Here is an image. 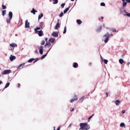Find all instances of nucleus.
<instances>
[{"mask_svg": "<svg viewBox=\"0 0 130 130\" xmlns=\"http://www.w3.org/2000/svg\"><path fill=\"white\" fill-rule=\"evenodd\" d=\"M80 126L85 130L90 129V126L88 124V123H81Z\"/></svg>", "mask_w": 130, "mask_h": 130, "instance_id": "obj_1", "label": "nucleus"}, {"mask_svg": "<svg viewBox=\"0 0 130 130\" xmlns=\"http://www.w3.org/2000/svg\"><path fill=\"white\" fill-rule=\"evenodd\" d=\"M9 18L7 19V22L8 23H11V20L13 18V12L11 11L9 12Z\"/></svg>", "mask_w": 130, "mask_h": 130, "instance_id": "obj_2", "label": "nucleus"}, {"mask_svg": "<svg viewBox=\"0 0 130 130\" xmlns=\"http://www.w3.org/2000/svg\"><path fill=\"white\" fill-rule=\"evenodd\" d=\"M104 37L105 38L104 42L105 43H107V42H108V40H109V33L107 32L106 35L104 36Z\"/></svg>", "mask_w": 130, "mask_h": 130, "instance_id": "obj_3", "label": "nucleus"}, {"mask_svg": "<svg viewBox=\"0 0 130 130\" xmlns=\"http://www.w3.org/2000/svg\"><path fill=\"white\" fill-rule=\"evenodd\" d=\"M10 73L11 70H4L3 72H2V75H8L10 74Z\"/></svg>", "mask_w": 130, "mask_h": 130, "instance_id": "obj_4", "label": "nucleus"}, {"mask_svg": "<svg viewBox=\"0 0 130 130\" xmlns=\"http://www.w3.org/2000/svg\"><path fill=\"white\" fill-rule=\"evenodd\" d=\"M77 100H78V96H77V95L75 94L74 98L70 101V102L71 103H73V102L77 101Z\"/></svg>", "mask_w": 130, "mask_h": 130, "instance_id": "obj_5", "label": "nucleus"}, {"mask_svg": "<svg viewBox=\"0 0 130 130\" xmlns=\"http://www.w3.org/2000/svg\"><path fill=\"white\" fill-rule=\"evenodd\" d=\"M39 53L40 54H43V49L44 47L43 46H40V47L39 48Z\"/></svg>", "mask_w": 130, "mask_h": 130, "instance_id": "obj_6", "label": "nucleus"}, {"mask_svg": "<svg viewBox=\"0 0 130 130\" xmlns=\"http://www.w3.org/2000/svg\"><path fill=\"white\" fill-rule=\"evenodd\" d=\"M25 28H30V22H28V20H26L25 22Z\"/></svg>", "mask_w": 130, "mask_h": 130, "instance_id": "obj_7", "label": "nucleus"}, {"mask_svg": "<svg viewBox=\"0 0 130 130\" xmlns=\"http://www.w3.org/2000/svg\"><path fill=\"white\" fill-rule=\"evenodd\" d=\"M123 15L124 16H127V17H130V13H128L126 12V10H124L122 12Z\"/></svg>", "mask_w": 130, "mask_h": 130, "instance_id": "obj_8", "label": "nucleus"}, {"mask_svg": "<svg viewBox=\"0 0 130 130\" xmlns=\"http://www.w3.org/2000/svg\"><path fill=\"white\" fill-rule=\"evenodd\" d=\"M52 36H53V37H58V32L57 31H53L52 34Z\"/></svg>", "mask_w": 130, "mask_h": 130, "instance_id": "obj_9", "label": "nucleus"}, {"mask_svg": "<svg viewBox=\"0 0 130 130\" xmlns=\"http://www.w3.org/2000/svg\"><path fill=\"white\" fill-rule=\"evenodd\" d=\"M37 32L39 33L38 35L40 36V37H41V36H43V31L42 30L37 31Z\"/></svg>", "mask_w": 130, "mask_h": 130, "instance_id": "obj_10", "label": "nucleus"}, {"mask_svg": "<svg viewBox=\"0 0 130 130\" xmlns=\"http://www.w3.org/2000/svg\"><path fill=\"white\" fill-rule=\"evenodd\" d=\"M59 27H60V24H59V22H57L55 26V29L56 30H58V28H59Z\"/></svg>", "mask_w": 130, "mask_h": 130, "instance_id": "obj_11", "label": "nucleus"}, {"mask_svg": "<svg viewBox=\"0 0 130 130\" xmlns=\"http://www.w3.org/2000/svg\"><path fill=\"white\" fill-rule=\"evenodd\" d=\"M10 59L11 61H13V60H15V59H16V56H12L11 55V56L10 57Z\"/></svg>", "mask_w": 130, "mask_h": 130, "instance_id": "obj_12", "label": "nucleus"}, {"mask_svg": "<svg viewBox=\"0 0 130 130\" xmlns=\"http://www.w3.org/2000/svg\"><path fill=\"white\" fill-rule=\"evenodd\" d=\"M47 46V47H50V46H51V44L50 43H49V42H47L45 45V47L46 48V47Z\"/></svg>", "mask_w": 130, "mask_h": 130, "instance_id": "obj_13", "label": "nucleus"}, {"mask_svg": "<svg viewBox=\"0 0 130 130\" xmlns=\"http://www.w3.org/2000/svg\"><path fill=\"white\" fill-rule=\"evenodd\" d=\"M73 68H74L75 69H77V68H78V67H79V64H78V63L77 62H74L73 64Z\"/></svg>", "mask_w": 130, "mask_h": 130, "instance_id": "obj_14", "label": "nucleus"}, {"mask_svg": "<svg viewBox=\"0 0 130 130\" xmlns=\"http://www.w3.org/2000/svg\"><path fill=\"white\" fill-rule=\"evenodd\" d=\"M54 41H55V39L52 38L49 40V42H51V43H54Z\"/></svg>", "mask_w": 130, "mask_h": 130, "instance_id": "obj_15", "label": "nucleus"}, {"mask_svg": "<svg viewBox=\"0 0 130 130\" xmlns=\"http://www.w3.org/2000/svg\"><path fill=\"white\" fill-rule=\"evenodd\" d=\"M25 66V63H23L22 64H20L18 68H17V70H20V69H21V68H23V67H24Z\"/></svg>", "mask_w": 130, "mask_h": 130, "instance_id": "obj_16", "label": "nucleus"}, {"mask_svg": "<svg viewBox=\"0 0 130 130\" xmlns=\"http://www.w3.org/2000/svg\"><path fill=\"white\" fill-rule=\"evenodd\" d=\"M11 47H17V45L16 43H12L10 45Z\"/></svg>", "mask_w": 130, "mask_h": 130, "instance_id": "obj_17", "label": "nucleus"}, {"mask_svg": "<svg viewBox=\"0 0 130 130\" xmlns=\"http://www.w3.org/2000/svg\"><path fill=\"white\" fill-rule=\"evenodd\" d=\"M30 13L33 14V15H35L36 13H37V11L35 10L34 8H32V11H31Z\"/></svg>", "mask_w": 130, "mask_h": 130, "instance_id": "obj_18", "label": "nucleus"}, {"mask_svg": "<svg viewBox=\"0 0 130 130\" xmlns=\"http://www.w3.org/2000/svg\"><path fill=\"white\" fill-rule=\"evenodd\" d=\"M102 30V25H100L99 28L97 29V32H100Z\"/></svg>", "mask_w": 130, "mask_h": 130, "instance_id": "obj_19", "label": "nucleus"}, {"mask_svg": "<svg viewBox=\"0 0 130 130\" xmlns=\"http://www.w3.org/2000/svg\"><path fill=\"white\" fill-rule=\"evenodd\" d=\"M43 17V13H41V15H39L38 16V20L39 21L41 18Z\"/></svg>", "mask_w": 130, "mask_h": 130, "instance_id": "obj_20", "label": "nucleus"}, {"mask_svg": "<svg viewBox=\"0 0 130 130\" xmlns=\"http://www.w3.org/2000/svg\"><path fill=\"white\" fill-rule=\"evenodd\" d=\"M115 104L116 105H117V106L119 105V104H120V101L119 100H116L115 101Z\"/></svg>", "mask_w": 130, "mask_h": 130, "instance_id": "obj_21", "label": "nucleus"}, {"mask_svg": "<svg viewBox=\"0 0 130 130\" xmlns=\"http://www.w3.org/2000/svg\"><path fill=\"white\" fill-rule=\"evenodd\" d=\"M120 126L121 127H125V124H124V123L122 122L120 123Z\"/></svg>", "mask_w": 130, "mask_h": 130, "instance_id": "obj_22", "label": "nucleus"}, {"mask_svg": "<svg viewBox=\"0 0 130 130\" xmlns=\"http://www.w3.org/2000/svg\"><path fill=\"white\" fill-rule=\"evenodd\" d=\"M77 23L78 24V25H81V24H82V20L80 19H78L77 20Z\"/></svg>", "mask_w": 130, "mask_h": 130, "instance_id": "obj_23", "label": "nucleus"}, {"mask_svg": "<svg viewBox=\"0 0 130 130\" xmlns=\"http://www.w3.org/2000/svg\"><path fill=\"white\" fill-rule=\"evenodd\" d=\"M48 52H47V53H46L45 55H43L41 57V59H43V58H45V57H46V56H47V54H48Z\"/></svg>", "mask_w": 130, "mask_h": 130, "instance_id": "obj_24", "label": "nucleus"}, {"mask_svg": "<svg viewBox=\"0 0 130 130\" xmlns=\"http://www.w3.org/2000/svg\"><path fill=\"white\" fill-rule=\"evenodd\" d=\"M119 63H120L121 64H122L123 62H124V61H123V59H120L119 60Z\"/></svg>", "mask_w": 130, "mask_h": 130, "instance_id": "obj_25", "label": "nucleus"}, {"mask_svg": "<svg viewBox=\"0 0 130 130\" xmlns=\"http://www.w3.org/2000/svg\"><path fill=\"white\" fill-rule=\"evenodd\" d=\"M70 10V7L67 8L65 10L63 11L64 14H66Z\"/></svg>", "mask_w": 130, "mask_h": 130, "instance_id": "obj_26", "label": "nucleus"}, {"mask_svg": "<svg viewBox=\"0 0 130 130\" xmlns=\"http://www.w3.org/2000/svg\"><path fill=\"white\" fill-rule=\"evenodd\" d=\"M53 4L54 5H56V4H57V3H58V0H53Z\"/></svg>", "mask_w": 130, "mask_h": 130, "instance_id": "obj_27", "label": "nucleus"}, {"mask_svg": "<svg viewBox=\"0 0 130 130\" xmlns=\"http://www.w3.org/2000/svg\"><path fill=\"white\" fill-rule=\"evenodd\" d=\"M67 33V26H65L64 27V30L63 31V34H66Z\"/></svg>", "mask_w": 130, "mask_h": 130, "instance_id": "obj_28", "label": "nucleus"}, {"mask_svg": "<svg viewBox=\"0 0 130 130\" xmlns=\"http://www.w3.org/2000/svg\"><path fill=\"white\" fill-rule=\"evenodd\" d=\"M34 60H35V58H30L28 60V62H32Z\"/></svg>", "mask_w": 130, "mask_h": 130, "instance_id": "obj_29", "label": "nucleus"}, {"mask_svg": "<svg viewBox=\"0 0 130 130\" xmlns=\"http://www.w3.org/2000/svg\"><path fill=\"white\" fill-rule=\"evenodd\" d=\"M84 99H85V96H82V97L80 99V102H83V101H84Z\"/></svg>", "mask_w": 130, "mask_h": 130, "instance_id": "obj_30", "label": "nucleus"}, {"mask_svg": "<svg viewBox=\"0 0 130 130\" xmlns=\"http://www.w3.org/2000/svg\"><path fill=\"white\" fill-rule=\"evenodd\" d=\"M9 86H10V82H8L6 84V85L5 86V88L6 89H7V88H8V87H9Z\"/></svg>", "mask_w": 130, "mask_h": 130, "instance_id": "obj_31", "label": "nucleus"}, {"mask_svg": "<svg viewBox=\"0 0 130 130\" xmlns=\"http://www.w3.org/2000/svg\"><path fill=\"white\" fill-rule=\"evenodd\" d=\"M123 4H122V6L123 7H125V6H126V5L127 4V3H126V2L123 1Z\"/></svg>", "mask_w": 130, "mask_h": 130, "instance_id": "obj_32", "label": "nucleus"}, {"mask_svg": "<svg viewBox=\"0 0 130 130\" xmlns=\"http://www.w3.org/2000/svg\"><path fill=\"white\" fill-rule=\"evenodd\" d=\"M6 12H7L6 10L2 11V15H3V16H5V15H6Z\"/></svg>", "mask_w": 130, "mask_h": 130, "instance_id": "obj_33", "label": "nucleus"}, {"mask_svg": "<svg viewBox=\"0 0 130 130\" xmlns=\"http://www.w3.org/2000/svg\"><path fill=\"white\" fill-rule=\"evenodd\" d=\"M40 29H41V28L37 27L35 29V32H37V31H38V30H40Z\"/></svg>", "mask_w": 130, "mask_h": 130, "instance_id": "obj_34", "label": "nucleus"}, {"mask_svg": "<svg viewBox=\"0 0 130 130\" xmlns=\"http://www.w3.org/2000/svg\"><path fill=\"white\" fill-rule=\"evenodd\" d=\"M41 45H44V44H45V41L44 40L42 41L41 42Z\"/></svg>", "mask_w": 130, "mask_h": 130, "instance_id": "obj_35", "label": "nucleus"}, {"mask_svg": "<svg viewBox=\"0 0 130 130\" xmlns=\"http://www.w3.org/2000/svg\"><path fill=\"white\" fill-rule=\"evenodd\" d=\"M104 61L105 64H107V63L108 62V60H106V59H104Z\"/></svg>", "mask_w": 130, "mask_h": 130, "instance_id": "obj_36", "label": "nucleus"}, {"mask_svg": "<svg viewBox=\"0 0 130 130\" xmlns=\"http://www.w3.org/2000/svg\"><path fill=\"white\" fill-rule=\"evenodd\" d=\"M3 10H5V9H7V6L3 5H2Z\"/></svg>", "mask_w": 130, "mask_h": 130, "instance_id": "obj_37", "label": "nucleus"}, {"mask_svg": "<svg viewBox=\"0 0 130 130\" xmlns=\"http://www.w3.org/2000/svg\"><path fill=\"white\" fill-rule=\"evenodd\" d=\"M64 6H66V3H63L61 5V7L62 8H64Z\"/></svg>", "mask_w": 130, "mask_h": 130, "instance_id": "obj_38", "label": "nucleus"}, {"mask_svg": "<svg viewBox=\"0 0 130 130\" xmlns=\"http://www.w3.org/2000/svg\"><path fill=\"white\" fill-rule=\"evenodd\" d=\"M101 6L102 7H105V3H102L101 4Z\"/></svg>", "mask_w": 130, "mask_h": 130, "instance_id": "obj_39", "label": "nucleus"}, {"mask_svg": "<svg viewBox=\"0 0 130 130\" xmlns=\"http://www.w3.org/2000/svg\"><path fill=\"white\" fill-rule=\"evenodd\" d=\"M62 16H63V12H61L60 14L59 15V17H62Z\"/></svg>", "mask_w": 130, "mask_h": 130, "instance_id": "obj_40", "label": "nucleus"}, {"mask_svg": "<svg viewBox=\"0 0 130 130\" xmlns=\"http://www.w3.org/2000/svg\"><path fill=\"white\" fill-rule=\"evenodd\" d=\"M111 30L112 32H116V29L115 28H112Z\"/></svg>", "mask_w": 130, "mask_h": 130, "instance_id": "obj_41", "label": "nucleus"}, {"mask_svg": "<svg viewBox=\"0 0 130 130\" xmlns=\"http://www.w3.org/2000/svg\"><path fill=\"white\" fill-rule=\"evenodd\" d=\"M38 60H39V59L37 58L36 60L34 61V63H35V62H36V61H38Z\"/></svg>", "mask_w": 130, "mask_h": 130, "instance_id": "obj_42", "label": "nucleus"}, {"mask_svg": "<svg viewBox=\"0 0 130 130\" xmlns=\"http://www.w3.org/2000/svg\"><path fill=\"white\" fill-rule=\"evenodd\" d=\"M35 53H36V54H38V51L37 50H36Z\"/></svg>", "mask_w": 130, "mask_h": 130, "instance_id": "obj_43", "label": "nucleus"}, {"mask_svg": "<svg viewBox=\"0 0 130 130\" xmlns=\"http://www.w3.org/2000/svg\"><path fill=\"white\" fill-rule=\"evenodd\" d=\"M103 19H104V17H103V16L100 17V20H103Z\"/></svg>", "mask_w": 130, "mask_h": 130, "instance_id": "obj_44", "label": "nucleus"}, {"mask_svg": "<svg viewBox=\"0 0 130 130\" xmlns=\"http://www.w3.org/2000/svg\"><path fill=\"white\" fill-rule=\"evenodd\" d=\"M122 113H125V110H122Z\"/></svg>", "mask_w": 130, "mask_h": 130, "instance_id": "obj_45", "label": "nucleus"}, {"mask_svg": "<svg viewBox=\"0 0 130 130\" xmlns=\"http://www.w3.org/2000/svg\"><path fill=\"white\" fill-rule=\"evenodd\" d=\"M94 116V114H93L92 115L90 116L89 117L90 118H92V117H93Z\"/></svg>", "mask_w": 130, "mask_h": 130, "instance_id": "obj_46", "label": "nucleus"}, {"mask_svg": "<svg viewBox=\"0 0 130 130\" xmlns=\"http://www.w3.org/2000/svg\"><path fill=\"white\" fill-rule=\"evenodd\" d=\"M84 129L82 127H81L80 128H79V130H84Z\"/></svg>", "mask_w": 130, "mask_h": 130, "instance_id": "obj_47", "label": "nucleus"}, {"mask_svg": "<svg viewBox=\"0 0 130 130\" xmlns=\"http://www.w3.org/2000/svg\"><path fill=\"white\" fill-rule=\"evenodd\" d=\"M45 41H47V40H48V39L47 38H45Z\"/></svg>", "mask_w": 130, "mask_h": 130, "instance_id": "obj_48", "label": "nucleus"}, {"mask_svg": "<svg viewBox=\"0 0 130 130\" xmlns=\"http://www.w3.org/2000/svg\"><path fill=\"white\" fill-rule=\"evenodd\" d=\"M20 83H18V88H20Z\"/></svg>", "mask_w": 130, "mask_h": 130, "instance_id": "obj_49", "label": "nucleus"}, {"mask_svg": "<svg viewBox=\"0 0 130 130\" xmlns=\"http://www.w3.org/2000/svg\"><path fill=\"white\" fill-rule=\"evenodd\" d=\"M71 111H74V110H75V109L74 108H72V109L70 110Z\"/></svg>", "mask_w": 130, "mask_h": 130, "instance_id": "obj_50", "label": "nucleus"}, {"mask_svg": "<svg viewBox=\"0 0 130 130\" xmlns=\"http://www.w3.org/2000/svg\"><path fill=\"white\" fill-rule=\"evenodd\" d=\"M90 119H90V117H89L88 119V122H89V121H90Z\"/></svg>", "mask_w": 130, "mask_h": 130, "instance_id": "obj_51", "label": "nucleus"}, {"mask_svg": "<svg viewBox=\"0 0 130 130\" xmlns=\"http://www.w3.org/2000/svg\"><path fill=\"white\" fill-rule=\"evenodd\" d=\"M106 95H107V97H108V93L107 92V93H106Z\"/></svg>", "mask_w": 130, "mask_h": 130, "instance_id": "obj_52", "label": "nucleus"}, {"mask_svg": "<svg viewBox=\"0 0 130 130\" xmlns=\"http://www.w3.org/2000/svg\"><path fill=\"white\" fill-rule=\"evenodd\" d=\"M71 126H72V124H70L69 127H71Z\"/></svg>", "mask_w": 130, "mask_h": 130, "instance_id": "obj_53", "label": "nucleus"}, {"mask_svg": "<svg viewBox=\"0 0 130 130\" xmlns=\"http://www.w3.org/2000/svg\"><path fill=\"white\" fill-rule=\"evenodd\" d=\"M91 64H92V62H89V66H91Z\"/></svg>", "mask_w": 130, "mask_h": 130, "instance_id": "obj_54", "label": "nucleus"}, {"mask_svg": "<svg viewBox=\"0 0 130 130\" xmlns=\"http://www.w3.org/2000/svg\"><path fill=\"white\" fill-rule=\"evenodd\" d=\"M0 84H3V81H2L0 80Z\"/></svg>", "mask_w": 130, "mask_h": 130, "instance_id": "obj_55", "label": "nucleus"}, {"mask_svg": "<svg viewBox=\"0 0 130 130\" xmlns=\"http://www.w3.org/2000/svg\"><path fill=\"white\" fill-rule=\"evenodd\" d=\"M59 129H60V128H59V127H58L57 128V130H59Z\"/></svg>", "mask_w": 130, "mask_h": 130, "instance_id": "obj_56", "label": "nucleus"}, {"mask_svg": "<svg viewBox=\"0 0 130 130\" xmlns=\"http://www.w3.org/2000/svg\"><path fill=\"white\" fill-rule=\"evenodd\" d=\"M109 36H113V35H109Z\"/></svg>", "mask_w": 130, "mask_h": 130, "instance_id": "obj_57", "label": "nucleus"}, {"mask_svg": "<svg viewBox=\"0 0 130 130\" xmlns=\"http://www.w3.org/2000/svg\"><path fill=\"white\" fill-rule=\"evenodd\" d=\"M127 64H128V66L129 65V62H128L127 63Z\"/></svg>", "mask_w": 130, "mask_h": 130, "instance_id": "obj_58", "label": "nucleus"}, {"mask_svg": "<svg viewBox=\"0 0 130 130\" xmlns=\"http://www.w3.org/2000/svg\"><path fill=\"white\" fill-rule=\"evenodd\" d=\"M71 2H74V1H75V0H71Z\"/></svg>", "mask_w": 130, "mask_h": 130, "instance_id": "obj_59", "label": "nucleus"}, {"mask_svg": "<svg viewBox=\"0 0 130 130\" xmlns=\"http://www.w3.org/2000/svg\"><path fill=\"white\" fill-rule=\"evenodd\" d=\"M54 130H55V127H54Z\"/></svg>", "mask_w": 130, "mask_h": 130, "instance_id": "obj_60", "label": "nucleus"}, {"mask_svg": "<svg viewBox=\"0 0 130 130\" xmlns=\"http://www.w3.org/2000/svg\"><path fill=\"white\" fill-rule=\"evenodd\" d=\"M40 27H42V26H41V24H40Z\"/></svg>", "mask_w": 130, "mask_h": 130, "instance_id": "obj_61", "label": "nucleus"}, {"mask_svg": "<svg viewBox=\"0 0 130 130\" xmlns=\"http://www.w3.org/2000/svg\"><path fill=\"white\" fill-rule=\"evenodd\" d=\"M59 20H58V22H59Z\"/></svg>", "mask_w": 130, "mask_h": 130, "instance_id": "obj_62", "label": "nucleus"}, {"mask_svg": "<svg viewBox=\"0 0 130 130\" xmlns=\"http://www.w3.org/2000/svg\"><path fill=\"white\" fill-rule=\"evenodd\" d=\"M11 50H13V49H11Z\"/></svg>", "mask_w": 130, "mask_h": 130, "instance_id": "obj_63", "label": "nucleus"}]
</instances>
